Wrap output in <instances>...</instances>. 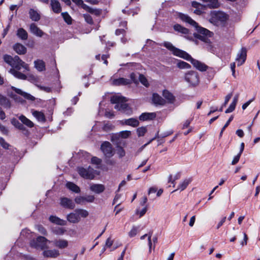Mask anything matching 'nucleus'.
<instances>
[{"mask_svg":"<svg viewBox=\"0 0 260 260\" xmlns=\"http://www.w3.org/2000/svg\"><path fill=\"white\" fill-rule=\"evenodd\" d=\"M50 5L52 11L55 13H59L61 11V7L57 0H51Z\"/></svg>","mask_w":260,"mask_h":260,"instance_id":"20","label":"nucleus"},{"mask_svg":"<svg viewBox=\"0 0 260 260\" xmlns=\"http://www.w3.org/2000/svg\"><path fill=\"white\" fill-rule=\"evenodd\" d=\"M83 9L92 14H94L96 16H100L102 13L101 10L92 8L87 5L83 6Z\"/></svg>","mask_w":260,"mask_h":260,"instance_id":"29","label":"nucleus"},{"mask_svg":"<svg viewBox=\"0 0 260 260\" xmlns=\"http://www.w3.org/2000/svg\"><path fill=\"white\" fill-rule=\"evenodd\" d=\"M12 124L18 129L23 131L25 135H28V131L26 129L23 124L20 123L18 120L15 118H13L11 120Z\"/></svg>","mask_w":260,"mask_h":260,"instance_id":"14","label":"nucleus"},{"mask_svg":"<svg viewBox=\"0 0 260 260\" xmlns=\"http://www.w3.org/2000/svg\"><path fill=\"white\" fill-rule=\"evenodd\" d=\"M52 242L54 246L60 249L65 248L68 246V241L64 239L55 240Z\"/></svg>","mask_w":260,"mask_h":260,"instance_id":"16","label":"nucleus"},{"mask_svg":"<svg viewBox=\"0 0 260 260\" xmlns=\"http://www.w3.org/2000/svg\"><path fill=\"white\" fill-rule=\"evenodd\" d=\"M116 153L118 155L119 158H121L125 155V152L124 149L121 146L117 147Z\"/></svg>","mask_w":260,"mask_h":260,"instance_id":"47","label":"nucleus"},{"mask_svg":"<svg viewBox=\"0 0 260 260\" xmlns=\"http://www.w3.org/2000/svg\"><path fill=\"white\" fill-rule=\"evenodd\" d=\"M244 150V143H242L241 144V149L239 153L234 157L233 160L232 161V165H236L239 160L241 155Z\"/></svg>","mask_w":260,"mask_h":260,"instance_id":"40","label":"nucleus"},{"mask_svg":"<svg viewBox=\"0 0 260 260\" xmlns=\"http://www.w3.org/2000/svg\"><path fill=\"white\" fill-rule=\"evenodd\" d=\"M12 89L15 91L17 93L23 96L25 99L31 100V101H34L35 100V98L34 96L31 95V94L27 93L26 92H25L21 90L20 89L17 88L15 87H12Z\"/></svg>","mask_w":260,"mask_h":260,"instance_id":"17","label":"nucleus"},{"mask_svg":"<svg viewBox=\"0 0 260 260\" xmlns=\"http://www.w3.org/2000/svg\"><path fill=\"white\" fill-rule=\"evenodd\" d=\"M105 161L108 165L114 166L116 164L115 160L111 159V157H105Z\"/></svg>","mask_w":260,"mask_h":260,"instance_id":"53","label":"nucleus"},{"mask_svg":"<svg viewBox=\"0 0 260 260\" xmlns=\"http://www.w3.org/2000/svg\"><path fill=\"white\" fill-rule=\"evenodd\" d=\"M156 117L155 113H144L139 116V119L142 121L151 120Z\"/></svg>","mask_w":260,"mask_h":260,"instance_id":"23","label":"nucleus"},{"mask_svg":"<svg viewBox=\"0 0 260 260\" xmlns=\"http://www.w3.org/2000/svg\"><path fill=\"white\" fill-rule=\"evenodd\" d=\"M204 3L207 4V7L210 9H215L219 7L218 0H202Z\"/></svg>","mask_w":260,"mask_h":260,"instance_id":"30","label":"nucleus"},{"mask_svg":"<svg viewBox=\"0 0 260 260\" xmlns=\"http://www.w3.org/2000/svg\"><path fill=\"white\" fill-rule=\"evenodd\" d=\"M191 6L194 9L198 8H199V7H204V6L202 4H201L200 3H199L197 2H196V1H193L191 3Z\"/></svg>","mask_w":260,"mask_h":260,"instance_id":"63","label":"nucleus"},{"mask_svg":"<svg viewBox=\"0 0 260 260\" xmlns=\"http://www.w3.org/2000/svg\"><path fill=\"white\" fill-rule=\"evenodd\" d=\"M36 228L41 234H43L44 235H47V231L42 225H37L36 226Z\"/></svg>","mask_w":260,"mask_h":260,"instance_id":"50","label":"nucleus"},{"mask_svg":"<svg viewBox=\"0 0 260 260\" xmlns=\"http://www.w3.org/2000/svg\"><path fill=\"white\" fill-rule=\"evenodd\" d=\"M0 131L2 133L5 135H8L9 133V131L7 128L4 125H2L0 123Z\"/></svg>","mask_w":260,"mask_h":260,"instance_id":"58","label":"nucleus"},{"mask_svg":"<svg viewBox=\"0 0 260 260\" xmlns=\"http://www.w3.org/2000/svg\"><path fill=\"white\" fill-rule=\"evenodd\" d=\"M236 62L238 66H241L244 62V49L241 48V53L240 54H238L236 58Z\"/></svg>","mask_w":260,"mask_h":260,"instance_id":"39","label":"nucleus"},{"mask_svg":"<svg viewBox=\"0 0 260 260\" xmlns=\"http://www.w3.org/2000/svg\"><path fill=\"white\" fill-rule=\"evenodd\" d=\"M3 59L6 63L17 70H20L21 68L26 71L29 70L28 65L22 61L17 55L12 57L10 55L5 54L3 55Z\"/></svg>","mask_w":260,"mask_h":260,"instance_id":"3","label":"nucleus"},{"mask_svg":"<svg viewBox=\"0 0 260 260\" xmlns=\"http://www.w3.org/2000/svg\"><path fill=\"white\" fill-rule=\"evenodd\" d=\"M60 204L63 207L70 209H73L75 207L74 202L71 199L67 198H61Z\"/></svg>","mask_w":260,"mask_h":260,"instance_id":"13","label":"nucleus"},{"mask_svg":"<svg viewBox=\"0 0 260 260\" xmlns=\"http://www.w3.org/2000/svg\"><path fill=\"white\" fill-rule=\"evenodd\" d=\"M237 100H238L237 98L235 97L233 101V102L230 104L229 107L226 110V111L225 112L226 113H231L235 110L236 105L237 102Z\"/></svg>","mask_w":260,"mask_h":260,"instance_id":"43","label":"nucleus"},{"mask_svg":"<svg viewBox=\"0 0 260 260\" xmlns=\"http://www.w3.org/2000/svg\"><path fill=\"white\" fill-rule=\"evenodd\" d=\"M209 22L216 26L224 25L229 19V15L220 11H212L210 13Z\"/></svg>","mask_w":260,"mask_h":260,"instance_id":"5","label":"nucleus"},{"mask_svg":"<svg viewBox=\"0 0 260 260\" xmlns=\"http://www.w3.org/2000/svg\"><path fill=\"white\" fill-rule=\"evenodd\" d=\"M110 80L112 82V84L115 86L126 85L131 84V81L129 79L124 78H119L118 79H114L111 78Z\"/></svg>","mask_w":260,"mask_h":260,"instance_id":"11","label":"nucleus"},{"mask_svg":"<svg viewBox=\"0 0 260 260\" xmlns=\"http://www.w3.org/2000/svg\"><path fill=\"white\" fill-rule=\"evenodd\" d=\"M184 78L192 86H197L200 83L199 74L196 71H188L185 74Z\"/></svg>","mask_w":260,"mask_h":260,"instance_id":"6","label":"nucleus"},{"mask_svg":"<svg viewBox=\"0 0 260 260\" xmlns=\"http://www.w3.org/2000/svg\"><path fill=\"white\" fill-rule=\"evenodd\" d=\"M91 163L96 165H100L102 163V159L96 156H93L91 159Z\"/></svg>","mask_w":260,"mask_h":260,"instance_id":"51","label":"nucleus"},{"mask_svg":"<svg viewBox=\"0 0 260 260\" xmlns=\"http://www.w3.org/2000/svg\"><path fill=\"white\" fill-rule=\"evenodd\" d=\"M67 218L68 221L73 223H76L80 221V217L75 211L74 212L69 214Z\"/></svg>","mask_w":260,"mask_h":260,"instance_id":"18","label":"nucleus"},{"mask_svg":"<svg viewBox=\"0 0 260 260\" xmlns=\"http://www.w3.org/2000/svg\"><path fill=\"white\" fill-rule=\"evenodd\" d=\"M78 172L81 177L88 179H93L95 174V170L90 167H88L86 169L79 168Z\"/></svg>","mask_w":260,"mask_h":260,"instance_id":"9","label":"nucleus"},{"mask_svg":"<svg viewBox=\"0 0 260 260\" xmlns=\"http://www.w3.org/2000/svg\"><path fill=\"white\" fill-rule=\"evenodd\" d=\"M113 243V240H111V238L110 237H109L107 240H106V243H105V247H108V248H109L110 247L112 244Z\"/></svg>","mask_w":260,"mask_h":260,"instance_id":"59","label":"nucleus"},{"mask_svg":"<svg viewBox=\"0 0 260 260\" xmlns=\"http://www.w3.org/2000/svg\"><path fill=\"white\" fill-rule=\"evenodd\" d=\"M177 67L181 69L191 68V66L189 64L183 61L178 62Z\"/></svg>","mask_w":260,"mask_h":260,"instance_id":"45","label":"nucleus"},{"mask_svg":"<svg viewBox=\"0 0 260 260\" xmlns=\"http://www.w3.org/2000/svg\"><path fill=\"white\" fill-rule=\"evenodd\" d=\"M131 135V132L130 131H122L120 132L119 136L121 137L122 138H127L129 137V136Z\"/></svg>","mask_w":260,"mask_h":260,"instance_id":"54","label":"nucleus"},{"mask_svg":"<svg viewBox=\"0 0 260 260\" xmlns=\"http://www.w3.org/2000/svg\"><path fill=\"white\" fill-rule=\"evenodd\" d=\"M32 115L35 117L38 121L44 122L45 121V116L43 113L37 111L32 112Z\"/></svg>","mask_w":260,"mask_h":260,"instance_id":"34","label":"nucleus"},{"mask_svg":"<svg viewBox=\"0 0 260 260\" xmlns=\"http://www.w3.org/2000/svg\"><path fill=\"white\" fill-rule=\"evenodd\" d=\"M138 228L133 226L131 231L128 233V235L131 237H133L136 235Z\"/></svg>","mask_w":260,"mask_h":260,"instance_id":"55","label":"nucleus"},{"mask_svg":"<svg viewBox=\"0 0 260 260\" xmlns=\"http://www.w3.org/2000/svg\"><path fill=\"white\" fill-rule=\"evenodd\" d=\"M124 123L128 125L136 127L139 125V121L135 118H129L124 120Z\"/></svg>","mask_w":260,"mask_h":260,"instance_id":"37","label":"nucleus"},{"mask_svg":"<svg viewBox=\"0 0 260 260\" xmlns=\"http://www.w3.org/2000/svg\"><path fill=\"white\" fill-rule=\"evenodd\" d=\"M203 8H204V7H199V8H196L193 11V13H194L197 15H200L203 13Z\"/></svg>","mask_w":260,"mask_h":260,"instance_id":"57","label":"nucleus"},{"mask_svg":"<svg viewBox=\"0 0 260 260\" xmlns=\"http://www.w3.org/2000/svg\"><path fill=\"white\" fill-rule=\"evenodd\" d=\"M83 17L87 23L89 24H92L93 23V21L92 18L90 15L87 14H83Z\"/></svg>","mask_w":260,"mask_h":260,"instance_id":"49","label":"nucleus"},{"mask_svg":"<svg viewBox=\"0 0 260 260\" xmlns=\"http://www.w3.org/2000/svg\"><path fill=\"white\" fill-rule=\"evenodd\" d=\"M19 119L21 121L23 124H25L30 128L32 127L34 125V123L31 121L23 115L19 117Z\"/></svg>","mask_w":260,"mask_h":260,"instance_id":"31","label":"nucleus"},{"mask_svg":"<svg viewBox=\"0 0 260 260\" xmlns=\"http://www.w3.org/2000/svg\"><path fill=\"white\" fill-rule=\"evenodd\" d=\"M9 72V73L12 74L14 77L19 79L26 80L27 79V77L25 75L18 71L15 70L14 69H11Z\"/></svg>","mask_w":260,"mask_h":260,"instance_id":"24","label":"nucleus"},{"mask_svg":"<svg viewBox=\"0 0 260 260\" xmlns=\"http://www.w3.org/2000/svg\"><path fill=\"white\" fill-rule=\"evenodd\" d=\"M191 181V179H185L183 181L180 183V184L178 185L177 189L175 190L174 191H175L178 189H180L181 190H184L190 183Z\"/></svg>","mask_w":260,"mask_h":260,"instance_id":"36","label":"nucleus"},{"mask_svg":"<svg viewBox=\"0 0 260 260\" xmlns=\"http://www.w3.org/2000/svg\"><path fill=\"white\" fill-rule=\"evenodd\" d=\"M94 197L92 195H88L86 197L78 196L75 199V202L80 205H85L86 202L92 203L94 200Z\"/></svg>","mask_w":260,"mask_h":260,"instance_id":"10","label":"nucleus"},{"mask_svg":"<svg viewBox=\"0 0 260 260\" xmlns=\"http://www.w3.org/2000/svg\"><path fill=\"white\" fill-rule=\"evenodd\" d=\"M173 28L176 31L183 35H187L189 34V31L188 29L182 26L179 24H175L173 26Z\"/></svg>","mask_w":260,"mask_h":260,"instance_id":"22","label":"nucleus"},{"mask_svg":"<svg viewBox=\"0 0 260 260\" xmlns=\"http://www.w3.org/2000/svg\"><path fill=\"white\" fill-rule=\"evenodd\" d=\"M164 46L168 50L172 52L174 55L189 61L192 64L193 67L199 71L201 72H204L209 69V67L204 63L193 59L187 52L175 47L171 43L169 42H165L164 43Z\"/></svg>","mask_w":260,"mask_h":260,"instance_id":"1","label":"nucleus"},{"mask_svg":"<svg viewBox=\"0 0 260 260\" xmlns=\"http://www.w3.org/2000/svg\"><path fill=\"white\" fill-rule=\"evenodd\" d=\"M38 87L42 90H44L47 92H50L51 91V88L49 87H46L41 85H38Z\"/></svg>","mask_w":260,"mask_h":260,"instance_id":"60","label":"nucleus"},{"mask_svg":"<svg viewBox=\"0 0 260 260\" xmlns=\"http://www.w3.org/2000/svg\"><path fill=\"white\" fill-rule=\"evenodd\" d=\"M130 78L131 79V81H133L135 83H137L138 81L137 80V76L134 73H132L130 75Z\"/></svg>","mask_w":260,"mask_h":260,"instance_id":"62","label":"nucleus"},{"mask_svg":"<svg viewBox=\"0 0 260 260\" xmlns=\"http://www.w3.org/2000/svg\"><path fill=\"white\" fill-rule=\"evenodd\" d=\"M17 36L22 40H26L28 38L27 31L23 28H19L17 30Z\"/></svg>","mask_w":260,"mask_h":260,"instance_id":"27","label":"nucleus"},{"mask_svg":"<svg viewBox=\"0 0 260 260\" xmlns=\"http://www.w3.org/2000/svg\"><path fill=\"white\" fill-rule=\"evenodd\" d=\"M180 18L183 21L188 23L196 28L198 32V33L193 34V36L196 39L200 40L205 43H208L209 42L208 37H211L212 32L211 31L206 28L199 26L194 20L187 15L181 14Z\"/></svg>","mask_w":260,"mask_h":260,"instance_id":"2","label":"nucleus"},{"mask_svg":"<svg viewBox=\"0 0 260 260\" xmlns=\"http://www.w3.org/2000/svg\"><path fill=\"white\" fill-rule=\"evenodd\" d=\"M0 144L4 148L6 149L9 148V144L2 138H0Z\"/></svg>","mask_w":260,"mask_h":260,"instance_id":"56","label":"nucleus"},{"mask_svg":"<svg viewBox=\"0 0 260 260\" xmlns=\"http://www.w3.org/2000/svg\"><path fill=\"white\" fill-rule=\"evenodd\" d=\"M61 16L67 23L68 24H71L72 23V19L67 12L61 13Z\"/></svg>","mask_w":260,"mask_h":260,"instance_id":"44","label":"nucleus"},{"mask_svg":"<svg viewBox=\"0 0 260 260\" xmlns=\"http://www.w3.org/2000/svg\"><path fill=\"white\" fill-rule=\"evenodd\" d=\"M49 220L51 222L54 223L59 225H65L67 224L66 221L60 219L59 218L55 216H50L49 217Z\"/></svg>","mask_w":260,"mask_h":260,"instance_id":"25","label":"nucleus"},{"mask_svg":"<svg viewBox=\"0 0 260 260\" xmlns=\"http://www.w3.org/2000/svg\"><path fill=\"white\" fill-rule=\"evenodd\" d=\"M105 189L104 185L100 184H93L90 186V189L92 191L98 194L103 192Z\"/></svg>","mask_w":260,"mask_h":260,"instance_id":"19","label":"nucleus"},{"mask_svg":"<svg viewBox=\"0 0 260 260\" xmlns=\"http://www.w3.org/2000/svg\"><path fill=\"white\" fill-rule=\"evenodd\" d=\"M14 50L18 54H24L26 53L27 49L23 45L20 43H16L13 46Z\"/></svg>","mask_w":260,"mask_h":260,"instance_id":"15","label":"nucleus"},{"mask_svg":"<svg viewBox=\"0 0 260 260\" xmlns=\"http://www.w3.org/2000/svg\"><path fill=\"white\" fill-rule=\"evenodd\" d=\"M162 95L164 97L168 100V102L172 104L174 102L175 98V96L168 90H164Z\"/></svg>","mask_w":260,"mask_h":260,"instance_id":"32","label":"nucleus"},{"mask_svg":"<svg viewBox=\"0 0 260 260\" xmlns=\"http://www.w3.org/2000/svg\"><path fill=\"white\" fill-rule=\"evenodd\" d=\"M30 18L34 21H38L40 19V15L38 12L33 9H30L29 11Z\"/></svg>","mask_w":260,"mask_h":260,"instance_id":"28","label":"nucleus"},{"mask_svg":"<svg viewBox=\"0 0 260 260\" xmlns=\"http://www.w3.org/2000/svg\"><path fill=\"white\" fill-rule=\"evenodd\" d=\"M100 149L105 157H112L115 154L114 149L109 142H104L101 144Z\"/></svg>","mask_w":260,"mask_h":260,"instance_id":"7","label":"nucleus"},{"mask_svg":"<svg viewBox=\"0 0 260 260\" xmlns=\"http://www.w3.org/2000/svg\"><path fill=\"white\" fill-rule=\"evenodd\" d=\"M75 212L77 213V214L79 216H80V218H86L89 215L88 212L87 210L83 209H76L75 210Z\"/></svg>","mask_w":260,"mask_h":260,"instance_id":"41","label":"nucleus"},{"mask_svg":"<svg viewBox=\"0 0 260 260\" xmlns=\"http://www.w3.org/2000/svg\"><path fill=\"white\" fill-rule=\"evenodd\" d=\"M74 3H75L77 5L79 6H81V7L83 9V6L86 5L84 4L83 1L82 0H72Z\"/></svg>","mask_w":260,"mask_h":260,"instance_id":"61","label":"nucleus"},{"mask_svg":"<svg viewBox=\"0 0 260 260\" xmlns=\"http://www.w3.org/2000/svg\"><path fill=\"white\" fill-rule=\"evenodd\" d=\"M125 34V30L123 29H117L115 31V34L117 36L121 34L124 35Z\"/></svg>","mask_w":260,"mask_h":260,"instance_id":"64","label":"nucleus"},{"mask_svg":"<svg viewBox=\"0 0 260 260\" xmlns=\"http://www.w3.org/2000/svg\"><path fill=\"white\" fill-rule=\"evenodd\" d=\"M139 79L141 83L146 87L149 86V83L146 77L142 74L139 75Z\"/></svg>","mask_w":260,"mask_h":260,"instance_id":"46","label":"nucleus"},{"mask_svg":"<svg viewBox=\"0 0 260 260\" xmlns=\"http://www.w3.org/2000/svg\"><path fill=\"white\" fill-rule=\"evenodd\" d=\"M137 132L138 133V136L139 137L143 136L147 132L146 127L142 126L139 127L138 128H137Z\"/></svg>","mask_w":260,"mask_h":260,"instance_id":"48","label":"nucleus"},{"mask_svg":"<svg viewBox=\"0 0 260 260\" xmlns=\"http://www.w3.org/2000/svg\"><path fill=\"white\" fill-rule=\"evenodd\" d=\"M153 103L156 105H164L166 104V101L162 97L157 93H153L152 95Z\"/></svg>","mask_w":260,"mask_h":260,"instance_id":"21","label":"nucleus"},{"mask_svg":"<svg viewBox=\"0 0 260 260\" xmlns=\"http://www.w3.org/2000/svg\"><path fill=\"white\" fill-rule=\"evenodd\" d=\"M35 68L39 71H42L45 70V62L42 60H37L35 61Z\"/></svg>","mask_w":260,"mask_h":260,"instance_id":"38","label":"nucleus"},{"mask_svg":"<svg viewBox=\"0 0 260 260\" xmlns=\"http://www.w3.org/2000/svg\"><path fill=\"white\" fill-rule=\"evenodd\" d=\"M52 232L57 235H62L64 234L66 230L64 228L60 227H54L52 229Z\"/></svg>","mask_w":260,"mask_h":260,"instance_id":"42","label":"nucleus"},{"mask_svg":"<svg viewBox=\"0 0 260 260\" xmlns=\"http://www.w3.org/2000/svg\"><path fill=\"white\" fill-rule=\"evenodd\" d=\"M66 186L70 190L76 193H79L80 191V188L73 182H68L66 184Z\"/></svg>","mask_w":260,"mask_h":260,"instance_id":"35","label":"nucleus"},{"mask_svg":"<svg viewBox=\"0 0 260 260\" xmlns=\"http://www.w3.org/2000/svg\"><path fill=\"white\" fill-rule=\"evenodd\" d=\"M207 71L209 77V79L210 80L212 79L215 74V71L212 68L210 67H209V69H207Z\"/></svg>","mask_w":260,"mask_h":260,"instance_id":"52","label":"nucleus"},{"mask_svg":"<svg viewBox=\"0 0 260 260\" xmlns=\"http://www.w3.org/2000/svg\"><path fill=\"white\" fill-rule=\"evenodd\" d=\"M29 29L31 33L39 37H42L44 34V32L34 23L30 24Z\"/></svg>","mask_w":260,"mask_h":260,"instance_id":"12","label":"nucleus"},{"mask_svg":"<svg viewBox=\"0 0 260 260\" xmlns=\"http://www.w3.org/2000/svg\"><path fill=\"white\" fill-rule=\"evenodd\" d=\"M51 242L47 239L44 237L39 236L36 240H33L31 242L32 246L36 248H40L41 249L48 248V243H50Z\"/></svg>","mask_w":260,"mask_h":260,"instance_id":"8","label":"nucleus"},{"mask_svg":"<svg viewBox=\"0 0 260 260\" xmlns=\"http://www.w3.org/2000/svg\"><path fill=\"white\" fill-rule=\"evenodd\" d=\"M110 101L111 103L116 104L114 107L115 109L126 114L131 112L128 104L126 103L127 100L125 97L115 95L111 98Z\"/></svg>","mask_w":260,"mask_h":260,"instance_id":"4","label":"nucleus"},{"mask_svg":"<svg viewBox=\"0 0 260 260\" xmlns=\"http://www.w3.org/2000/svg\"><path fill=\"white\" fill-rule=\"evenodd\" d=\"M0 105L5 108H10L11 105L10 100L0 94Z\"/></svg>","mask_w":260,"mask_h":260,"instance_id":"26","label":"nucleus"},{"mask_svg":"<svg viewBox=\"0 0 260 260\" xmlns=\"http://www.w3.org/2000/svg\"><path fill=\"white\" fill-rule=\"evenodd\" d=\"M58 255V251L56 250H47L43 252V255L47 257H56Z\"/></svg>","mask_w":260,"mask_h":260,"instance_id":"33","label":"nucleus"}]
</instances>
